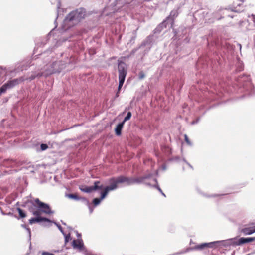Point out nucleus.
<instances>
[{
	"label": "nucleus",
	"instance_id": "9d476101",
	"mask_svg": "<svg viewBox=\"0 0 255 255\" xmlns=\"http://www.w3.org/2000/svg\"><path fill=\"white\" fill-rule=\"evenodd\" d=\"M72 246L74 249L82 250L84 249V244L81 239L74 240L72 242Z\"/></svg>",
	"mask_w": 255,
	"mask_h": 255
},
{
	"label": "nucleus",
	"instance_id": "aec40b11",
	"mask_svg": "<svg viewBox=\"0 0 255 255\" xmlns=\"http://www.w3.org/2000/svg\"><path fill=\"white\" fill-rule=\"evenodd\" d=\"M40 147L42 150H45L48 148V146L46 144H41L40 145Z\"/></svg>",
	"mask_w": 255,
	"mask_h": 255
},
{
	"label": "nucleus",
	"instance_id": "f3484780",
	"mask_svg": "<svg viewBox=\"0 0 255 255\" xmlns=\"http://www.w3.org/2000/svg\"><path fill=\"white\" fill-rule=\"evenodd\" d=\"M42 213V212L39 208H38V210L32 212V214L34 216H36L37 217H41L40 215Z\"/></svg>",
	"mask_w": 255,
	"mask_h": 255
},
{
	"label": "nucleus",
	"instance_id": "a211bd4d",
	"mask_svg": "<svg viewBox=\"0 0 255 255\" xmlns=\"http://www.w3.org/2000/svg\"><path fill=\"white\" fill-rule=\"evenodd\" d=\"M131 113L130 112H128V113L127 116L125 117V118L122 122H124V123H125V122L129 120L131 118Z\"/></svg>",
	"mask_w": 255,
	"mask_h": 255
},
{
	"label": "nucleus",
	"instance_id": "4be33fe9",
	"mask_svg": "<svg viewBox=\"0 0 255 255\" xmlns=\"http://www.w3.org/2000/svg\"><path fill=\"white\" fill-rule=\"evenodd\" d=\"M70 240V234H68V235H66L65 237V242L66 244L69 242V241Z\"/></svg>",
	"mask_w": 255,
	"mask_h": 255
},
{
	"label": "nucleus",
	"instance_id": "9b49d317",
	"mask_svg": "<svg viewBox=\"0 0 255 255\" xmlns=\"http://www.w3.org/2000/svg\"><path fill=\"white\" fill-rule=\"evenodd\" d=\"M41 221H46V222H50V220L48 218L45 217H37L36 218H32L29 220V224H33L36 222H39Z\"/></svg>",
	"mask_w": 255,
	"mask_h": 255
},
{
	"label": "nucleus",
	"instance_id": "7ed1b4c3",
	"mask_svg": "<svg viewBox=\"0 0 255 255\" xmlns=\"http://www.w3.org/2000/svg\"><path fill=\"white\" fill-rule=\"evenodd\" d=\"M85 12L83 9H78L70 12L66 17V19L69 21H75L76 22L84 18Z\"/></svg>",
	"mask_w": 255,
	"mask_h": 255
},
{
	"label": "nucleus",
	"instance_id": "393cba45",
	"mask_svg": "<svg viewBox=\"0 0 255 255\" xmlns=\"http://www.w3.org/2000/svg\"><path fill=\"white\" fill-rule=\"evenodd\" d=\"M159 191H160L161 192V189L159 188Z\"/></svg>",
	"mask_w": 255,
	"mask_h": 255
},
{
	"label": "nucleus",
	"instance_id": "f8f14e48",
	"mask_svg": "<svg viewBox=\"0 0 255 255\" xmlns=\"http://www.w3.org/2000/svg\"><path fill=\"white\" fill-rule=\"evenodd\" d=\"M241 232L245 235H251L255 232V226L252 227L243 228Z\"/></svg>",
	"mask_w": 255,
	"mask_h": 255
},
{
	"label": "nucleus",
	"instance_id": "6e6552de",
	"mask_svg": "<svg viewBox=\"0 0 255 255\" xmlns=\"http://www.w3.org/2000/svg\"><path fill=\"white\" fill-rule=\"evenodd\" d=\"M219 241L212 242L208 243H203L200 245H196L193 248L194 250H202L205 248H212L215 245L219 243Z\"/></svg>",
	"mask_w": 255,
	"mask_h": 255
},
{
	"label": "nucleus",
	"instance_id": "6ab92c4d",
	"mask_svg": "<svg viewBox=\"0 0 255 255\" xmlns=\"http://www.w3.org/2000/svg\"><path fill=\"white\" fill-rule=\"evenodd\" d=\"M42 76V73H39L36 75H31L29 78V79L30 80H32L34 79L36 77H41Z\"/></svg>",
	"mask_w": 255,
	"mask_h": 255
},
{
	"label": "nucleus",
	"instance_id": "39448f33",
	"mask_svg": "<svg viewBox=\"0 0 255 255\" xmlns=\"http://www.w3.org/2000/svg\"><path fill=\"white\" fill-rule=\"evenodd\" d=\"M100 183V181H95L94 183V186H82L79 187V189L81 191L84 192L86 193H90L92 192L93 191L96 190H101L103 188V185H99Z\"/></svg>",
	"mask_w": 255,
	"mask_h": 255
},
{
	"label": "nucleus",
	"instance_id": "ddd939ff",
	"mask_svg": "<svg viewBox=\"0 0 255 255\" xmlns=\"http://www.w3.org/2000/svg\"><path fill=\"white\" fill-rule=\"evenodd\" d=\"M125 123L121 122L119 123L115 128V133L117 135H120L121 134V130Z\"/></svg>",
	"mask_w": 255,
	"mask_h": 255
},
{
	"label": "nucleus",
	"instance_id": "423d86ee",
	"mask_svg": "<svg viewBox=\"0 0 255 255\" xmlns=\"http://www.w3.org/2000/svg\"><path fill=\"white\" fill-rule=\"evenodd\" d=\"M244 0H232V7L230 8L231 11L240 12L242 11Z\"/></svg>",
	"mask_w": 255,
	"mask_h": 255
},
{
	"label": "nucleus",
	"instance_id": "20e7f679",
	"mask_svg": "<svg viewBox=\"0 0 255 255\" xmlns=\"http://www.w3.org/2000/svg\"><path fill=\"white\" fill-rule=\"evenodd\" d=\"M34 202L37 204L38 208L41 210L42 213L48 215L53 213V211H52L48 204L41 202L38 198L35 199Z\"/></svg>",
	"mask_w": 255,
	"mask_h": 255
},
{
	"label": "nucleus",
	"instance_id": "1a4fd4ad",
	"mask_svg": "<svg viewBox=\"0 0 255 255\" xmlns=\"http://www.w3.org/2000/svg\"><path fill=\"white\" fill-rule=\"evenodd\" d=\"M255 240V237H249V238H240L237 242H235L236 245L239 246L244 244H246L249 242H253Z\"/></svg>",
	"mask_w": 255,
	"mask_h": 255
},
{
	"label": "nucleus",
	"instance_id": "5701e85b",
	"mask_svg": "<svg viewBox=\"0 0 255 255\" xmlns=\"http://www.w3.org/2000/svg\"><path fill=\"white\" fill-rule=\"evenodd\" d=\"M184 139H185V141L188 144H189V145L191 144V142L189 140V139L188 138V137L186 134L184 135Z\"/></svg>",
	"mask_w": 255,
	"mask_h": 255
},
{
	"label": "nucleus",
	"instance_id": "b1692460",
	"mask_svg": "<svg viewBox=\"0 0 255 255\" xmlns=\"http://www.w3.org/2000/svg\"><path fill=\"white\" fill-rule=\"evenodd\" d=\"M42 255H55L54 254L52 253H50L47 252H43L42 253Z\"/></svg>",
	"mask_w": 255,
	"mask_h": 255
},
{
	"label": "nucleus",
	"instance_id": "2eb2a0df",
	"mask_svg": "<svg viewBox=\"0 0 255 255\" xmlns=\"http://www.w3.org/2000/svg\"><path fill=\"white\" fill-rule=\"evenodd\" d=\"M8 87L7 85L5 83L2 85L1 87L0 88V94L1 95L2 93H4L7 89H8Z\"/></svg>",
	"mask_w": 255,
	"mask_h": 255
},
{
	"label": "nucleus",
	"instance_id": "412c9836",
	"mask_svg": "<svg viewBox=\"0 0 255 255\" xmlns=\"http://www.w3.org/2000/svg\"><path fill=\"white\" fill-rule=\"evenodd\" d=\"M145 77V74L143 71H141L139 73V78L141 80Z\"/></svg>",
	"mask_w": 255,
	"mask_h": 255
},
{
	"label": "nucleus",
	"instance_id": "f03ea898",
	"mask_svg": "<svg viewBox=\"0 0 255 255\" xmlns=\"http://www.w3.org/2000/svg\"><path fill=\"white\" fill-rule=\"evenodd\" d=\"M118 72H119V86L118 88V91L116 94V97H118L119 93L124 83L126 76L127 74V70L123 65H119L118 66Z\"/></svg>",
	"mask_w": 255,
	"mask_h": 255
},
{
	"label": "nucleus",
	"instance_id": "dca6fc26",
	"mask_svg": "<svg viewBox=\"0 0 255 255\" xmlns=\"http://www.w3.org/2000/svg\"><path fill=\"white\" fill-rule=\"evenodd\" d=\"M17 210L19 213V216L21 218H25L26 216V213L21 209L17 208Z\"/></svg>",
	"mask_w": 255,
	"mask_h": 255
},
{
	"label": "nucleus",
	"instance_id": "0eeeda50",
	"mask_svg": "<svg viewBox=\"0 0 255 255\" xmlns=\"http://www.w3.org/2000/svg\"><path fill=\"white\" fill-rule=\"evenodd\" d=\"M24 81V79L22 77H21L19 78L9 80L6 83V84L7 85L8 88L10 89L18 85L19 83L23 82Z\"/></svg>",
	"mask_w": 255,
	"mask_h": 255
},
{
	"label": "nucleus",
	"instance_id": "4468645a",
	"mask_svg": "<svg viewBox=\"0 0 255 255\" xmlns=\"http://www.w3.org/2000/svg\"><path fill=\"white\" fill-rule=\"evenodd\" d=\"M66 197L75 200H79L84 199V198L79 197L77 194H68L66 195Z\"/></svg>",
	"mask_w": 255,
	"mask_h": 255
},
{
	"label": "nucleus",
	"instance_id": "f257e3e1",
	"mask_svg": "<svg viewBox=\"0 0 255 255\" xmlns=\"http://www.w3.org/2000/svg\"><path fill=\"white\" fill-rule=\"evenodd\" d=\"M146 177H143L140 178H128L123 176H120L116 178H111L109 182L110 185L106 187L104 190L101 193L100 198H95L93 203L95 206L98 205L105 197L107 196L109 191L114 190L117 188V185L120 183H126L128 185H130L135 183H139L146 179Z\"/></svg>",
	"mask_w": 255,
	"mask_h": 255
}]
</instances>
